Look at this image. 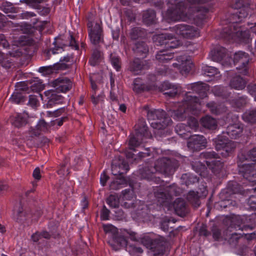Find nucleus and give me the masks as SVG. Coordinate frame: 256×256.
<instances>
[{
    "label": "nucleus",
    "instance_id": "f257e3e1",
    "mask_svg": "<svg viewBox=\"0 0 256 256\" xmlns=\"http://www.w3.org/2000/svg\"><path fill=\"white\" fill-rule=\"evenodd\" d=\"M204 0H189L188 4H185L182 2L172 0L168 2V9L163 14V17L168 22L187 21L196 18L203 20L208 10L204 8L198 9L194 5L202 3Z\"/></svg>",
    "mask_w": 256,
    "mask_h": 256
},
{
    "label": "nucleus",
    "instance_id": "f03ea898",
    "mask_svg": "<svg viewBox=\"0 0 256 256\" xmlns=\"http://www.w3.org/2000/svg\"><path fill=\"white\" fill-rule=\"evenodd\" d=\"M236 8L238 11L230 16V24L224 28L222 36L228 40H238L243 42H248L251 39L250 30L244 26H240L244 18L248 16V0H238L236 3Z\"/></svg>",
    "mask_w": 256,
    "mask_h": 256
},
{
    "label": "nucleus",
    "instance_id": "7ed1b4c3",
    "mask_svg": "<svg viewBox=\"0 0 256 256\" xmlns=\"http://www.w3.org/2000/svg\"><path fill=\"white\" fill-rule=\"evenodd\" d=\"M200 104V102L196 96H192L188 92L184 100L178 104V109L171 112V116L176 120L182 121L186 118L189 112L194 114V110L198 108Z\"/></svg>",
    "mask_w": 256,
    "mask_h": 256
},
{
    "label": "nucleus",
    "instance_id": "20e7f679",
    "mask_svg": "<svg viewBox=\"0 0 256 256\" xmlns=\"http://www.w3.org/2000/svg\"><path fill=\"white\" fill-rule=\"evenodd\" d=\"M128 170V165L124 160L118 158V160L117 159L113 160L112 165V174L114 176H120V178L116 181L111 182L110 184L111 189L117 190L120 188V186L126 184V180L122 174L126 173Z\"/></svg>",
    "mask_w": 256,
    "mask_h": 256
},
{
    "label": "nucleus",
    "instance_id": "39448f33",
    "mask_svg": "<svg viewBox=\"0 0 256 256\" xmlns=\"http://www.w3.org/2000/svg\"><path fill=\"white\" fill-rule=\"evenodd\" d=\"M174 171L175 167L172 162L168 158H163L156 162L154 167L152 168V170H146V176H144V178L152 179V174L156 172L169 176L172 174Z\"/></svg>",
    "mask_w": 256,
    "mask_h": 256
},
{
    "label": "nucleus",
    "instance_id": "423d86ee",
    "mask_svg": "<svg viewBox=\"0 0 256 256\" xmlns=\"http://www.w3.org/2000/svg\"><path fill=\"white\" fill-rule=\"evenodd\" d=\"M147 116L148 120H153L151 122V126L155 129L164 128L172 122L169 118L166 116V112L162 110H149Z\"/></svg>",
    "mask_w": 256,
    "mask_h": 256
},
{
    "label": "nucleus",
    "instance_id": "0eeeda50",
    "mask_svg": "<svg viewBox=\"0 0 256 256\" xmlns=\"http://www.w3.org/2000/svg\"><path fill=\"white\" fill-rule=\"evenodd\" d=\"M224 137L223 136H219L216 139V148L222 157L226 158L232 154L236 145L234 142Z\"/></svg>",
    "mask_w": 256,
    "mask_h": 256
},
{
    "label": "nucleus",
    "instance_id": "6e6552de",
    "mask_svg": "<svg viewBox=\"0 0 256 256\" xmlns=\"http://www.w3.org/2000/svg\"><path fill=\"white\" fill-rule=\"evenodd\" d=\"M176 34L186 38H193L200 36V30L195 26L180 24L170 28Z\"/></svg>",
    "mask_w": 256,
    "mask_h": 256
},
{
    "label": "nucleus",
    "instance_id": "1a4fd4ad",
    "mask_svg": "<svg viewBox=\"0 0 256 256\" xmlns=\"http://www.w3.org/2000/svg\"><path fill=\"white\" fill-rule=\"evenodd\" d=\"M177 188L175 186H170L164 190L160 189L154 192L155 197L160 205H167L171 200L173 196H176Z\"/></svg>",
    "mask_w": 256,
    "mask_h": 256
},
{
    "label": "nucleus",
    "instance_id": "9d476101",
    "mask_svg": "<svg viewBox=\"0 0 256 256\" xmlns=\"http://www.w3.org/2000/svg\"><path fill=\"white\" fill-rule=\"evenodd\" d=\"M216 155L214 152H204L200 154V158L210 159L209 160H206V162L208 168L214 172L220 170L224 166L223 162L220 160L212 159L216 158Z\"/></svg>",
    "mask_w": 256,
    "mask_h": 256
},
{
    "label": "nucleus",
    "instance_id": "9b49d317",
    "mask_svg": "<svg viewBox=\"0 0 256 256\" xmlns=\"http://www.w3.org/2000/svg\"><path fill=\"white\" fill-rule=\"evenodd\" d=\"M248 55L244 52H238L235 53L234 57V62L238 65L236 68L240 70V73L246 75L247 74L246 66L249 62Z\"/></svg>",
    "mask_w": 256,
    "mask_h": 256
},
{
    "label": "nucleus",
    "instance_id": "f8f14e48",
    "mask_svg": "<svg viewBox=\"0 0 256 256\" xmlns=\"http://www.w3.org/2000/svg\"><path fill=\"white\" fill-rule=\"evenodd\" d=\"M176 61L177 62L174 63L172 65L178 68L182 75L186 74L190 72L192 64L189 56H180L177 58Z\"/></svg>",
    "mask_w": 256,
    "mask_h": 256
},
{
    "label": "nucleus",
    "instance_id": "ddd939ff",
    "mask_svg": "<svg viewBox=\"0 0 256 256\" xmlns=\"http://www.w3.org/2000/svg\"><path fill=\"white\" fill-rule=\"evenodd\" d=\"M88 26L89 28V36L92 43L97 44L102 42V30L100 24H96L94 28H92V23L88 22Z\"/></svg>",
    "mask_w": 256,
    "mask_h": 256
},
{
    "label": "nucleus",
    "instance_id": "4468645a",
    "mask_svg": "<svg viewBox=\"0 0 256 256\" xmlns=\"http://www.w3.org/2000/svg\"><path fill=\"white\" fill-rule=\"evenodd\" d=\"M206 140L202 135L192 136L188 142V148L192 150H200L206 145Z\"/></svg>",
    "mask_w": 256,
    "mask_h": 256
},
{
    "label": "nucleus",
    "instance_id": "2eb2a0df",
    "mask_svg": "<svg viewBox=\"0 0 256 256\" xmlns=\"http://www.w3.org/2000/svg\"><path fill=\"white\" fill-rule=\"evenodd\" d=\"M149 66L148 62L136 58L130 62L128 70L134 74H139L142 70L148 68Z\"/></svg>",
    "mask_w": 256,
    "mask_h": 256
},
{
    "label": "nucleus",
    "instance_id": "dca6fc26",
    "mask_svg": "<svg viewBox=\"0 0 256 256\" xmlns=\"http://www.w3.org/2000/svg\"><path fill=\"white\" fill-rule=\"evenodd\" d=\"M143 136L144 137H148L149 134L147 130V127L144 126L142 128L138 130L136 132V137L130 136L129 139L128 145L130 148L131 150H134V148L138 146L142 142V140H139V137Z\"/></svg>",
    "mask_w": 256,
    "mask_h": 256
},
{
    "label": "nucleus",
    "instance_id": "f3484780",
    "mask_svg": "<svg viewBox=\"0 0 256 256\" xmlns=\"http://www.w3.org/2000/svg\"><path fill=\"white\" fill-rule=\"evenodd\" d=\"M21 54V52L18 50V48L12 52H8L6 54L0 52V64L4 68H10L12 65V62L7 56L16 57L20 56Z\"/></svg>",
    "mask_w": 256,
    "mask_h": 256
},
{
    "label": "nucleus",
    "instance_id": "a211bd4d",
    "mask_svg": "<svg viewBox=\"0 0 256 256\" xmlns=\"http://www.w3.org/2000/svg\"><path fill=\"white\" fill-rule=\"evenodd\" d=\"M210 54L212 60L216 62H220L224 58H228V57L226 54V50L225 48L222 46H216L211 51Z\"/></svg>",
    "mask_w": 256,
    "mask_h": 256
},
{
    "label": "nucleus",
    "instance_id": "6ab92c4d",
    "mask_svg": "<svg viewBox=\"0 0 256 256\" xmlns=\"http://www.w3.org/2000/svg\"><path fill=\"white\" fill-rule=\"evenodd\" d=\"M56 90L61 92H66L72 87V82L68 78H58L54 82Z\"/></svg>",
    "mask_w": 256,
    "mask_h": 256
},
{
    "label": "nucleus",
    "instance_id": "aec40b11",
    "mask_svg": "<svg viewBox=\"0 0 256 256\" xmlns=\"http://www.w3.org/2000/svg\"><path fill=\"white\" fill-rule=\"evenodd\" d=\"M44 94L48 99V104L50 105L61 104L62 102L63 98L54 90L46 91Z\"/></svg>",
    "mask_w": 256,
    "mask_h": 256
},
{
    "label": "nucleus",
    "instance_id": "412c9836",
    "mask_svg": "<svg viewBox=\"0 0 256 256\" xmlns=\"http://www.w3.org/2000/svg\"><path fill=\"white\" fill-rule=\"evenodd\" d=\"M14 218L18 222L24 223L30 218V214L21 206L14 212Z\"/></svg>",
    "mask_w": 256,
    "mask_h": 256
},
{
    "label": "nucleus",
    "instance_id": "4be33fe9",
    "mask_svg": "<svg viewBox=\"0 0 256 256\" xmlns=\"http://www.w3.org/2000/svg\"><path fill=\"white\" fill-rule=\"evenodd\" d=\"M243 128L239 124H234L228 126L226 130L227 134L232 138L239 137L242 132Z\"/></svg>",
    "mask_w": 256,
    "mask_h": 256
},
{
    "label": "nucleus",
    "instance_id": "5701e85b",
    "mask_svg": "<svg viewBox=\"0 0 256 256\" xmlns=\"http://www.w3.org/2000/svg\"><path fill=\"white\" fill-rule=\"evenodd\" d=\"M191 86L194 91L199 94L200 98H203L206 96V91L208 90V86L206 84L198 82L192 84Z\"/></svg>",
    "mask_w": 256,
    "mask_h": 256
},
{
    "label": "nucleus",
    "instance_id": "b1692460",
    "mask_svg": "<svg viewBox=\"0 0 256 256\" xmlns=\"http://www.w3.org/2000/svg\"><path fill=\"white\" fill-rule=\"evenodd\" d=\"M173 58L174 54L165 50H160L156 56V60L162 64L168 62Z\"/></svg>",
    "mask_w": 256,
    "mask_h": 256
},
{
    "label": "nucleus",
    "instance_id": "393cba45",
    "mask_svg": "<svg viewBox=\"0 0 256 256\" xmlns=\"http://www.w3.org/2000/svg\"><path fill=\"white\" fill-rule=\"evenodd\" d=\"M27 116L25 114H16L12 116V122L16 127L20 128L26 123Z\"/></svg>",
    "mask_w": 256,
    "mask_h": 256
},
{
    "label": "nucleus",
    "instance_id": "a878e982",
    "mask_svg": "<svg viewBox=\"0 0 256 256\" xmlns=\"http://www.w3.org/2000/svg\"><path fill=\"white\" fill-rule=\"evenodd\" d=\"M242 168L243 170H240V172L244 173V177L248 180H251L250 177L254 176L256 174L254 166L253 164H244Z\"/></svg>",
    "mask_w": 256,
    "mask_h": 256
},
{
    "label": "nucleus",
    "instance_id": "bb28decb",
    "mask_svg": "<svg viewBox=\"0 0 256 256\" xmlns=\"http://www.w3.org/2000/svg\"><path fill=\"white\" fill-rule=\"evenodd\" d=\"M49 125L44 120H40L38 122L34 129L32 130V134L35 136L40 134L42 132H47Z\"/></svg>",
    "mask_w": 256,
    "mask_h": 256
},
{
    "label": "nucleus",
    "instance_id": "cd10ccee",
    "mask_svg": "<svg viewBox=\"0 0 256 256\" xmlns=\"http://www.w3.org/2000/svg\"><path fill=\"white\" fill-rule=\"evenodd\" d=\"M133 50L135 53L142 56H145L148 52V46L142 42H136Z\"/></svg>",
    "mask_w": 256,
    "mask_h": 256
},
{
    "label": "nucleus",
    "instance_id": "c85d7f7f",
    "mask_svg": "<svg viewBox=\"0 0 256 256\" xmlns=\"http://www.w3.org/2000/svg\"><path fill=\"white\" fill-rule=\"evenodd\" d=\"M200 123L204 127L208 129L213 130L216 127V120L210 116L202 118L200 120Z\"/></svg>",
    "mask_w": 256,
    "mask_h": 256
},
{
    "label": "nucleus",
    "instance_id": "c756f323",
    "mask_svg": "<svg viewBox=\"0 0 256 256\" xmlns=\"http://www.w3.org/2000/svg\"><path fill=\"white\" fill-rule=\"evenodd\" d=\"M230 86L236 90H242L245 87L246 82L242 78L237 76L230 80Z\"/></svg>",
    "mask_w": 256,
    "mask_h": 256
},
{
    "label": "nucleus",
    "instance_id": "7c9ffc66",
    "mask_svg": "<svg viewBox=\"0 0 256 256\" xmlns=\"http://www.w3.org/2000/svg\"><path fill=\"white\" fill-rule=\"evenodd\" d=\"M174 208L178 215H182L185 212L186 203L184 200L180 198H178L174 202Z\"/></svg>",
    "mask_w": 256,
    "mask_h": 256
},
{
    "label": "nucleus",
    "instance_id": "2f4dec72",
    "mask_svg": "<svg viewBox=\"0 0 256 256\" xmlns=\"http://www.w3.org/2000/svg\"><path fill=\"white\" fill-rule=\"evenodd\" d=\"M172 38V34H162L155 36L153 38L154 40L158 45H165L166 44L168 38Z\"/></svg>",
    "mask_w": 256,
    "mask_h": 256
},
{
    "label": "nucleus",
    "instance_id": "473e14b6",
    "mask_svg": "<svg viewBox=\"0 0 256 256\" xmlns=\"http://www.w3.org/2000/svg\"><path fill=\"white\" fill-rule=\"evenodd\" d=\"M133 90L136 92H140L142 90H149L150 88H148L142 82V80L138 78L134 80Z\"/></svg>",
    "mask_w": 256,
    "mask_h": 256
},
{
    "label": "nucleus",
    "instance_id": "72a5a7b5",
    "mask_svg": "<svg viewBox=\"0 0 256 256\" xmlns=\"http://www.w3.org/2000/svg\"><path fill=\"white\" fill-rule=\"evenodd\" d=\"M102 60V52L98 50H94L92 56L89 62L90 65L95 66L100 62Z\"/></svg>",
    "mask_w": 256,
    "mask_h": 256
},
{
    "label": "nucleus",
    "instance_id": "f704fd0d",
    "mask_svg": "<svg viewBox=\"0 0 256 256\" xmlns=\"http://www.w3.org/2000/svg\"><path fill=\"white\" fill-rule=\"evenodd\" d=\"M156 18V13L153 10H148L145 12L143 15V20L146 24H150L154 22Z\"/></svg>",
    "mask_w": 256,
    "mask_h": 256
},
{
    "label": "nucleus",
    "instance_id": "c9c22d12",
    "mask_svg": "<svg viewBox=\"0 0 256 256\" xmlns=\"http://www.w3.org/2000/svg\"><path fill=\"white\" fill-rule=\"evenodd\" d=\"M140 242L147 248L153 249L154 248L155 240H154L149 236L146 235L140 238Z\"/></svg>",
    "mask_w": 256,
    "mask_h": 256
},
{
    "label": "nucleus",
    "instance_id": "e433bc0d",
    "mask_svg": "<svg viewBox=\"0 0 256 256\" xmlns=\"http://www.w3.org/2000/svg\"><path fill=\"white\" fill-rule=\"evenodd\" d=\"M242 118L244 120L248 122H256V108L245 112L242 116Z\"/></svg>",
    "mask_w": 256,
    "mask_h": 256
},
{
    "label": "nucleus",
    "instance_id": "4c0bfd02",
    "mask_svg": "<svg viewBox=\"0 0 256 256\" xmlns=\"http://www.w3.org/2000/svg\"><path fill=\"white\" fill-rule=\"evenodd\" d=\"M204 74L208 76H214L218 73V70L215 67L206 66L202 68Z\"/></svg>",
    "mask_w": 256,
    "mask_h": 256
},
{
    "label": "nucleus",
    "instance_id": "58836bf2",
    "mask_svg": "<svg viewBox=\"0 0 256 256\" xmlns=\"http://www.w3.org/2000/svg\"><path fill=\"white\" fill-rule=\"evenodd\" d=\"M106 203L110 207L116 208L119 206V200L117 196L110 195L106 199Z\"/></svg>",
    "mask_w": 256,
    "mask_h": 256
},
{
    "label": "nucleus",
    "instance_id": "ea45409f",
    "mask_svg": "<svg viewBox=\"0 0 256 256\" xmlns=\"http://www.w3.org/2000/svg\"><path fill=\"white\" fill-rule=\"evenodd\" d=\"M179 45V41L176 38H173V36L172 34V38L170 37V38H168L166 46V48H177Z\"/></svg>",
    "mask_w": 256,
    "mask_h": 256
},
{
    "label": "nucleus",
    "instance_id": "a19ab883",
    "mask_svg": "<svg viewBox=\"0 0 256 256\" xmlns=\"http://www.w3.org/2000/svg\"><path fill=\"white\" fill-rule=\"evenodd\" d=\"M122 234L126 236V237L129 238L133 241H138V238L137 234L130 230L124 229L122 230Z\"/></svg>",
    "mask_w": 256,
    "mask_h": 256
},
{
    "label": "nucleus",
    "instance_id": "79ce46f5",
    "mask_svg": "<svg viewBox=\"0 0 256 256\" xmlns=\"http://www.w3.org/2000/svg\"><path fill=\"white\" fill-rule=\"evenodd\" d=\"M144 32L139 28H134L130 32V36L132 40H135L142 36Z\"/></svg>",
    "mask_w": 256,
    "mask_h": 256
},
{
    "label": "nucleus",
    "instance_id": "37998d69",
    "mask_svg": "<svg viewBox=\"0 0 256 256\" xmlns=\"http://www.w3.org/2000/svg\"><path fill=\"white\" fill-rule=\"evenodd\" d=\"M110 58L112 64L117 71H118L120 68V62L119 58L112 54H110Z\"/></svg>",
    "mask_w": 256,
    "mask_h": 256
},
{
    "label": "nucleus",
    "instance_id": "c03bdc74",
    "mask_svg": "<svg viewBox=\"0 0 256 256\" xmlns=\"http://www.w3.org/2000/svg\"><path fill=\"white\" fill-rule=\"evenodd\" d=\"M124 200H132L135 198L132 190H125L122 192Z\"/></svg>",
    "mask_w": 256,
    "mask_h": 256
},
{
    "label": "nucleus",
    "instance_id": "a18cd8bd",
    "mask_svg": "<svg viewBox=\"0 0 256 256\" xmlns=\"http://www.w3.org/2000/svg\"><path fill=\"white\" fill-rule=\"evenodd\" d=\"M247 204L248 206L247 208L248 209L250 210H256V196H251L247 201Z\"/></svg>",
    "mask_w": 256,
    "mask_h": 256
},
{
    "label": "nucleus",
    "instance_id": "49530a36",
    "mask_svg": "<svg viewBox=\"0 0 256 256\" xmlns=\"http://www.w3.org/2000/svg\"><path fill=\"white\" fill-rule=\"evenodd\" d=\"M188 200L191 201L192 202H193L194 201H195V206H200V202L198 200V194L195 192L194 191L190 192L188 194Z\"/></svg>",
    "mask_w": 256,
    "mask_h": 256
},
{
    "label": "nucleus",
    "instance_id": "de8ad7c7",
    "mask_svg": "<svg viewBox=\"0 0 256 256\" xmlns=\"http://www.w3.org/2000/svg\"><path fill=\"white\" fill-rule=\"evenodd\" d=\"M10 100L13 103L18 104L23 100L20 94L18 92H14L10 98Z\"/></svg>",
    "mask_w": 256,
    "mask_h": 256
},
{
    "label": "nucleus",
    "instance_id": "09e8293b",
    "mask_svg": "<svg viewBox=\"0 0 256 256\" xmlns=\"http://www.w3.org/2000/svg\"><path fill=\"white\" fill-rule=\"evenodd\" d=\"M188 130V128L183 124H180L176 126V132L180 136H183L185 134V132Z\"/></svg>",
    "mask_w": 256,
    "mask_h": 256
},
{
    "label": "nucleus",
    "instance_id": "8fccbe9b",
    "mask_svg": "<svg viewBox=\"0 0 256 256\" xmlns=\"http://www.w3.org/2000/svg\"><path fill=\"white\" fill-rule=\"evenodd\" d=\"M125 237L126 236L124 234L114 239V242L120 246H126L127 244V240Z\"/></svg>",
    "mask_w": 256,
    "mask_h": 256
},
{
    "label": "nucleus",
    "instance_id": "3c124183",
    "mask_svg": "<svg viewBox=\"0 0 256 256\" xmlns=\"http://www.w3.org/2000/svg\"><path fill=\"white\" fill-rule=\"evenodd\" d=\"M28 104L33 108L38 106L39 105L38 96L35 95H30Z\"/></svg>",
    "mask_w": 256,
    "mask_h": 256
},
{
    "label": "nucleus",
    "instance_id": "603ef678",
    "mask_svg": "<svg viewBox=\"0 0 256 256\" xmlns=\"http://www.w3.org/2000/svg\"><path fill=\"white\" fill-rule=\"evenodd\" d=\"M68 38L69 42L68 44H65L64 45L68 46H70L72 48H74V50H78V46L76 42L74 37L71 34H70Z\"/></svg>",
    "mask_w": 256,
    "mask_h": 256
},
{
    "label": "nucleus",
    "instance_id": "864d4df0",
    "mask_svg": "<svg viewBox=\"0 0 256 256\" xmlns=\"http://www.w3.org/2000/svg\"><path fill=\"white\" fill-rule=\"evenodd\" d=\"M189 127L192 130H196L198 126V120L194 118H190L188 120Z\"/></svg>",
    "mask_w": 256,
    "mask_h": 256
},
{
    "label": "nucleus",
    "instance_id": "5fc2aeb1",
    "mask_svg": "<svg viewBox=\"0 0 256 256\" xmlns=\"http://www.w3.org/2000/svg\"><path fill=\"white\" fill-rule=\"evenodd\" d=\"M64 110H65L64 108H58L53 112H50V111H48L46 112V114L48 116H54L56 117V116H60L62 113L64 112Z\"/></svg>",
    "mask_w": 256,
    "mask_h": 256
},
{
    "label": "nucleus",
    "instance_id": "6e6d98bb",
    "mask_svg": "<svg viewBox=\"0 0 256 256\" xmlns=\"http://www.w3.org/2000/svg\"><path fill=\"white\" fill-rule=\"evenodd\" d=\"M207 106L210 108V110L213 114H217L220 112L219 108H218L216 104L214 102L207 104Z\"/></svg>",
    "mask_w": 256,
    "mask_h": 256
},
{
    "label": "nucleus",
    "instance_id": "4d7b16f0",
    "mask_svg": "<svg viewBox=\"0 0 256 256\" xmlns=\"http://www.w3.org/2000/svg\"><path fill=\"white\" fill-rule=\"evenodd\" d=\"M110 214V210L106 207L104 206L100 214V218L102 220H107L108 219Z\"/></svg>",
    "mask_w": 256,
    "mask_h": 256
},
{
    "label": "nucleus",
    "instance_id": "13d9d810",
    "mask_svg": "<svg viewBox=\"0 0 256 256\" xmlns=\"http://www.w3.org/2000/svg\"><path fill=\"white\" fill-rule=\"evenodd\" d=\"M212 230V232L213 238L216 240H218L220 238L221 235L220 230L216 226H214Z\"/></svg>",
    "mask_w": 256,
    "mask_h": 256
},
{
    "label": "nucleus",
    "instance_id": "bf43d9fd",
    "mask_svg": "<svg viewBox=\"0 0 256 256\" xmlns=\"http://www.w3.org/2000/svg\"><path fill=\"white\" fill-rule=\"evenodd\" d=\"M249 93L254 97L256 101V84H250L248 86Z\"/></svg>",
    "mask_w": 256,
    "mask_h": 256
},
{
    "label": "nucleus",
    "instance_id": "052dcab7",
    "mask_svg": "<svg viewBox=\"0 0 256 256\" xmlns=\"http://www.w3.org/2000/svg\"><path fill=\"white\" fill-rule=\"evenodd\" d=\"M58 172L61 176H66L69 174L68 168H66L65 166H62Z\"/></svg>",
    "mask_w": 256,
    "mask_h": 256
},
{
    "label": "nucleus",
    "instance_id": "680f3d73",
    "mask_svg": "<svg viewBox=\"0 0 256 256\" xmlns=\"http://www.w3.org/2000/svg\"><path fill=\"white\" fill-rule=\"evenodd\" d=\"M36 16V14L33 12H25L21 14L20 16L22 19H28Z\"/></svg>",
    "mask_w": 256,
    "mask_h": 256
},
{
    "label": "nucleus",
    "instance_id": "e2e57ef3",
    "mask_svg": "<svg viewBox=\"0 0 256 256\" xmlns=\"http://www.w3.org/2000/svg\"><path fill=\"white\" fill-rule=\"evenodd\" d=\"M66 117H62L60 119H56L54 120L51 122L52 126L58 125V126H61L62 125L64 122L66 120Z\"/></svg>",
    "mask_w": 256,
    "mask_h": 256
},
{
    "label": "nucleus",
    "instance_id": "0e129e2a",
    "mask_svg": "<svg viewBox=\"0 0 256 256\" xmlns=\"http://www.w3.org/2000/svg\"><path fill=\"white\" fill-rule=\"evenodd\" d=\"M200 234L202 236H208L210 234V232L208 231L206 229V226L205 224H202L200 229Z\"/></svg>",
    "mask_w": 256,
    "mask_h": 256
},
{
    "label": "nucleus",
    "instance_id": "69168bd1",
    "mask_svg": "<svg viewBox=\"0 0 256 256\" xmlns=\"http://www.w3.org/2000/svg\"><path fill=\"white\" fill-rule=\"evenodd\" d=\"M108 179V176L106 174L105 172H103L100 177V182L102 186H104Z\"/></svg>",
    "mask_w": 256,
    "mask_h": 256
},
{
    "label": "nucleus",
    "instance_id": "338daca9",
    "mask_svg": "<svg viewBox=\"0 0 256 256\" xmlns=\"http://www.w3.org/2000/svg\"><path fill=\"white\" fill-rule=\"evenodd\" d=\"M104 230L106 232H114L116 228L111 224H105L104 225Z\"/></svg>",
    "mask_w": 256,
    "mask_h": 256
},
{
    "label": "nucleus",
    "instance_id": "774afa93",
    "mask_svg": "<svg viewBox=\"0 0 256 256\" xmlns=\"http://www.w3.org/2000/svg\"><path fill=\"white\" fill-rule=\"evenodd\" d=\"M33 176L35 179L38 180H40L41 176L40 171L39 168H36L34 169L33 172Z\"/></svg>",
    "mask_w": 256,
    "mask_h": 256
}]
</instances>
